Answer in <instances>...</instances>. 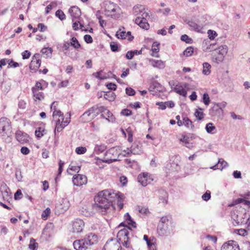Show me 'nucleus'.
<instances>
[{"label":"nucleus","instance_id":"obj_1","mask_svg":"<svg viewBox=\"0 0 250 250\" xmlns=\"http://www.w3.org/2000/svg\"><path fill=\"white\" fill-rule=\"evenodd\" d=\"M119 193L112 189H105L99 192L94 198L95 208L103 215L106 214L113 202L124 196L123 194Z\"/></svg>","mask_w":250,"mask_h":250},{"label":"nucleus","instance_id":"obj_2","mask_svg":"<svg viewBox=\"0 0 250 250\" xmlns=\"http://www.w3.org/2000/svg\"><path fill=\"white\" fill-rule=\"evenodd\" d=\"M58 103L56 102H54L51 105V109L53 110V118L56 122V127L54 130V133L56 132H61L62 129L67 126L70 121V115L68 118H66L65 120L64 119L63 114L59 110H57V106Z\"/></svg>","mask_w":250,"mask_h":250},{"label":"nucleus","instance_id":"obj_3","mask_svg":"<svg viewBox=\"0 0 250 250\" xmlns=\"http://www.w3.org/2000/svg\"><path fill=\"white\" fill-rule=\"evenodd\" d=\"M97 241V235L90 233L84 239L75 240L73 245L74 248L76 250H86L91 246L96 244Z\"/></svg>","mask_w":250,"mask_h":250},{"label":"nucleus","instance_id":"obj_4","mask_svg":"<svg viewBox=\"0 0 250 250\" xmlns=\"http://www.w3.org/2000/svg\"><path fill=\"white\" fill-rule=\"evenodd\" d=\"M105 15L113 19H116L119 18L121 8L116 4L110 1H107L104 3Z\"/></svg>","mask_w":250,"mask_h":250},{"label":"nucleus","instance_id":"obj_5","mask_svg":"<svg viewBox=\"0 0 250 250\" xmlns=\"http://www.w3.org/2000/svg\"><path fill=\"white\" fill-rule=\"evenodd\" d=\"M120 154H121V153L119 147L118 146L113 147L106 151L103 159H99V160L104 163L110 164L113 162L116 161ZM97 160L98 161L99 159H97Z\"/></svg>","mask_w":250,"mask_h":250},{"label":"nucleus","instance_id":"obj_6","mask_svg":"<svg viewBox=\"0 0 250 250\" xmlns=\"http://www.w3.org/2000/svg\"><path fill=\"white\" fill-rule=\"evenodd\" d=\"M129 228H125L123 229L120 230L117 233L118 242L120 244H122L123 246L126 248L130 247L129 238L128 237L129 231L128 229Z\"/></svg>","mask_w":250,"mask_h":250},{"label":"nucleus","instance_id":"obj_7","mask_svg":"<svg viewBox=\"0 0 250 250\" xmlns=\"http://www.w3.org/2000/svg\"><path fill=\"white\" fill-rule=\"evenodd\" d=\"M231 215L233 224L235 226L244 224L248 217L245 212H240L236 209L232 211Z\"/></svg>","mask_w":250,"mask_h":250},{"label":"nucleus","instance_id":"obj_8","mask_svg":"<svg viewBox=\"0 0 250 250\" xmlns=\"http://www.w3.org/2000/svg\"><path fill=\"white\" fill-rule=\"evenodd\" d=\"M96 110L94 106L90 108L81 116V120L84 123L90 122L98 115Z\"/></svg>","mask_w":250,"mask_h":250},{"label":"nucleus","instance_id":"obj_9","mask_svg":"<svg viewBox=\"0 0 250 250\" xmlns=\"http://www.w3.org/2000/svg\"><path fill=\"white\" fill-rule=\"evenodd\" d=\"M157 232L161 236H169L173 233V227L172 224L158 225Z\"/></svg>","mask_w":250,"mask_h":250},{"label":"nucleus","instance_id":"obj_10","mask_svg":"<svg viewBox=\"0 0 250 250\" xmlns=\"http://www.w3.org/2000/svg\"><path fill=\"white\" fill-rule=\"evenodd\" d=\"M138 181L143 186L146 187L150 184L153 180V176L147 172L140 174L138 176Z\"/></svg>","mask_w":250,"mask_h":250},{"label":"nucleus","instance_id":"obj_11","mask_svg":"<svg viewBox=\"0 0 250 250\" xmlns=\"http://www.w3.org/2000/svg\"><path fill=\"white\" fill-rule=\"evenodd\" d=\"M133 14L135 16L138 15L136 18H139L140 20H146V18L149 17L148 12L145 10L144 7L139 5L133 7Z\"/></svg>","mask_w":250,"mask_h":250},{"label":"nucleus","instance_id":"obj_12","mask_svg":"<svg viewBox=\"0 0 250 250\" xmlns=\"http://www.w3.org/2000/svg\"><path fill=\"white\" fill-rule=\"evenodd\" d=\"M121 244L116 239H110L106 242L104 245L103 250H119Z\"/></svg>","mask_w":250,"mask_h":250},{"label":"nucleus","instance_id":"obj_13","mask_svg":"<svg viewBox=\"0 0 250 250\" xmlns=\"http://www.w3.org/2000/svg\"><path fill=\"white\" fill-rule=\"evenodd\" d=\"M41 63L40 55L38 53L35 54L33 56L30 64V70L33 72H36L39 68Z\"/></svg>","mask_w":250,"mask_h":250},{"label":"nucleus","instance_id":"obj_14","mask_svg":"<svg viewBox=\"0 0 250 250\" xmlns=\"http://www.w3.org/2000/svg\"><path fill=\"white\" fill-rule=\"evenodd\" d=\"M11 122L7 118L2 117L0 119V130L5 133L11 131Z\"/></svg>","mask_w":250,"mask_h":250},{"label":"nucleus","instance_id":"obj_15","mask_svg":"<svg viewBox=\"0 0 250 250\" xmlns=\"http://www.w3.org/2000/svg\"><path fill=\"white\" fill-rule=\"evenodd\" d=\"M72 182L75 186H82L87 183V177L84 175H75L73 177Z\"/></svg>","mask_w":250,"mask_h":250},{"label":"nucleus","instance_id":"obj_16","mask_svg":"<svg viewBox=\"0 0 250 250\" xmlns=\"http://www.w3.org/2000/svg\"><path fill=\"white\" fill-rule=\"evenodd\" d=\"M217 50L219 56L216 58L213 57V59H215V62L219 63L223 60L225 56L228 52V48L226 45H222L218 47Z\"/></svg>","mask_w":250,"mask_h":250},{"label":"nucleus","instance_id":"obj_17","mask_svg":"<svg viewBox=\"0 0 250 250\" xmlns=\"http://www.w3.org/2000/svg\"><path fill=\"white\" fill-rule=\"evenodd\" d=\"M221 250H240V248L237 242L231 240L224 243Z\"/></svg>","mask_w":250,"mask_h":250},{"label":"nucleus","instance_id":"obj_18","mask_svg":"<svg viewBox=\"0 0 250 250\" xmlns=\"http://www.w3.org/2000/svg\"><path fill=\"white\" fill-rule=\"evenodd\" d=\"M84 226L83 221L81 219H77L72 224V231L74 233H80L82 231Z\"/></svg>","mask_w":250,"mask_h":250},{"label":"nucleus","instance_id":"obj_19","mask_svg":"<svg viewBox=\"0 0 250 250\" xmlns=\"http://www.w3.org/2000/svg\"><path fill=\"white\" fill-rule=\"evenodd\" d=\"M143 239L146 242L148 250H157L156 239L154 237L148 238L147 235H144Z\"/></svg>","mask_w":250,"mask_h":250},{"label":"nucleus","instance_id":"obj_20","mask_svg":"<svg viewBox=\"0 0 250 250\" xmlns=\"http://www.w3.org/2000/svg\"><path fill=\"white\" fill-rule=\"evenodd\" d=\"M16 138L17 141L21 143H26L29 141L28 135L20 130L16 131Z\"/></svg>","mask_w":250,"mask_h":250},{"label":"nucleus","instance_id":"obj_21","mask_svg":"<svg viewBox=\"0 0 250 250\" xmlns=\"http://www.w3.org/2000/svg\"><path fill=\"white\" fill-rule=\"evenodd\" d=\"M116 36L118 39H125L127 38L128 40L132 41L133 39V36H131V32L128 31H122L121 29H119L116 33Z\"/></svg>","mask_w":250,"mask_h":250},{"label":"nucleus","instance_id":"obj_22","mask_svg":"<svg viewBox=\"0 0 250 250\" xmlns=\"http://www.w3.org/2000/svg\"><path fill=\"white\" fill-rule=\"evenodd\" d=\"M166 168L167 170V173L177 172L180 170V166L177 162L173 161L172 163L169 162L167 164Z\"/></svg>","mask_w":250,"mask_h":250},{"label":"nucleus","instance_id":"obj_23","mask_svg":"<svg viewBox=\"0 0 250 250\" xmlns=\"http://www.w3.org/2000/svg\"><path fill=\"white\" fill-rule=\"evenodd\" d=\"M68 12L70 14L71 17L73 19H77L81 16V12L78 7L73 6L71 7Z\"/></svg>","mask_w":250,"mask_h":250},{"label":"nucleus","instance_id":"obj_24","mask_svg":"<svg viewBox=\"0 0 250 250\" xmlns=\"http://www.w3.org/2000/svg\"><path fill=\"white\" fill-rule=\"evenodd\" d=\"M151 65L154 67L159 69H163L165 67V62L161 60H155L150 59L149 60Z\"/></svg>","mask_w":250,"mask_h":250},{"label":"nucleus","instance_id":"obj_25","mask_svg":"<svg viewBox=\"0 0 250 250\" xmlns=\"http://www.w3.org/2000/svg\"><path fill=\"white\" fill-rule=\"evenodd\" d=\"M135 23L141 28L147 30L149 27V25L147 22V20H140L139 18H136Z\"/></svg>","mask_w":250,"mask_h":250},{"label":"nucleus","instance_id":"obj_26","mask_svg":"<svg viewBox=\"0 0 250 250\" xmlns=\"http://www.w3.org/2000/svg\"><path fill=\"white\" fill-rule=\"evenodd\" d=\"M140 150L139 149L138 147H137V150L135 149V146L132 145L130 149L129 150L128 149H127L126 150H124L123 152L124 153L123 154V155L124 156H128L130 153H132L133 154H139L140 152Z\"/></svg>","mask_w":250,"mask_h":250},{"label":"nucleus","instance_id":"obj_27","mask_svg":"<svg viewBox=\"0 0 250 250\" xmlns=\"http://www.w3.org/2000/svg\"><path fill=\"white\" fill-rule=\"evenodd\" d=\"M228 165V164L227 162L222 159H220L219 160L218 164L216 165L211 167V168L214 170L216 169L222 170L224 168L227 167Z\"/></svg>","mask_w":250,"mask_h":250},{"label":"nucleus","instance_id":"obj_28","mask_svg":"<svg viewBox=\"0 0 250 250\" xmlns=\"http://www.w3.org/2000/svg\"><path fill=\"white\" fill-rule=\"evenodd\" d=\"M101 116L103 118L105 119L109 122L113 123L115 121V118L114 116L108 110V111H106V112H105V113L104 114L103 113V114H101Z\"/></svg>","mask_w":250,"mask_h":250},{"label":"nucleus","instance_id":"obj_29","mask_svg":"<svg viewBox=\"0 0 250 250\" xmlns=\"http://www.w3.org/2000/svg\"><path fill=\"white\" fill-rule=\"evenodd\" d=\"M124 219L126 222L127 224L129 225V228L132 227L133 228H135L136 227V224L135 221H134L130 215L126 213L124 216Z\"/></svg>","mask_w":250,"mask_h":250},{"label":"nucleus","instance_id":"obj_30","mask_svg":"<svg viewBox=\"0 0 250 250\" xmlns=\"http://www.w3.org/2000/svg\"><path fill=\"white\" fill-rule=\"evenodd\" d=\"M206 131L209 134H214L217 132L215 126L211 123H208L205 127Z\"/></svg>","mask_w":250,"mask_h":250},{"label":"nucleus","instance_id":"obj_31","mask_svg":"<svg viewBox=\"0 0 250 250\" xmlns=\"http://www.w3.org/2000/svg\"><path fill=\"white\" fill-rule=\"evenodd\" d=\"M106 146L104 144H96L94 147V152L97 154H99L106 149Z\"/></svg>","mask_w":250,"mask_h":250},{"label":"nucleus","instance_id":"obj_32","mask_svg":"<svg viewBox=\"0 0 250 250\" xmlns=\"http://www.w3.org/2000/svg\"><path fill=\"white\" fill-rule=\"evenodd\" d=\"M183 125H184L188 129H193L194 125L189 119L187 117H183Z\"/></svg>","mask_w":250,"mask_h":250},{"label":"nucleus","instance_id":"obj_33","mask_svg":"<svg viewBox=\"0 0 250 250\" xmlns=\"http://www.w3.org/2000/svg\"><path fill=\"white\" fill-rule=\"evenodd\" d=\"M173 91L178 93L180 95L184 97H186L187 95V91L180 83L175 89H174Z\"/></svg>","mask_w":250,"mask_h":250},{"label":"nucleus","instance_id":"obj_34","mask_svg":"<svg viewBox=\"0 0 250 250\" xmlns=\"http://www.w3.org/2000/svg\"><path fill=\"white\" fill-rule=\"evenodd\" d=\"M34 97L40 101L44 99L43 93L41 90H35V89L32 90Z\"/></svg>","mask_w":250,"mask_h":250},{"label":"nucleus","instance_id":"obj_35","mask_svg":"<svg viewBox=\"0 0 250 250\" xmlns=\"http://www.w3.org/2000/svg\"><path fill=\"white\" fill-rule=\"evenodd\" d=\"M69 43L70 46H72L75 49H78L81 47L80 43L75 37H72Z\"/></svg>","mask_w":250,"mask_h":250},{"label":"nucleus","instance_id":"obj_36","mask_svg":"<svg viewBox=\"0 0 250 250\" xmlns=\"http://www.w3.org/2000/svg\"><path fill=\"white\" fill-rule=\"evenodd\" d=\"M188 25L193 30L198 32H201L202 29V27L201 25L193 21H189Z\"/></svg>","mask_w":250,"mask_h":250},{"label":"nucleus","instance_id":"obj_37","mask_svg":"<svg viewBox=\"0 0 250 250\" xmlns=\"http://www.w3.org/2000/svg\"><path fill=\"white\" fill-rule=\"evenodd\" d=\"M203 73L206 75H208L210 74L211 65L208 62H204L203 64Z\"/></svg>","mask_w":250,"mask_h":250},{"label":"nucleus","instance_id":"obj_38","mask_svg":"<svg viewBox=\"0 0 250 250\" xmlns=\"http://www.w3.org/2000/svg\"><path fill=\"white\" fill-rule=\"evenodd\" d=\"M202 110L203 109L202 108H199L195 112V116L199 120H201L204 118V114Z\"/></svg>","mask_w":250,"mask_h":250},{"label":"nucleus","instance_id":"obj_39","mask_svg":"<svg viewBox=\"0 0 250 250\" xmlns=\"http://www.w3.org/2000/svg\"><path fill=\"white\" fill-rule=\"evenodd\" d=\"M38 247V243L35 242L33 238H31L28 248L31 250H36Z\"/></svg>","mask_w":250,"mask_h":250},{"label":"nucleus","instance_id":"obj_40","mask_svg":"<svg viewBox=\"0 0 250 250\" xmlns=\"http://www.w3.org/2000/svg\"><path fill=\"white\" fill-rule=\"evenodd\" d=\"M211 110L215 112L214 115L218 116L223 114V110H221L215 104L212 107Z\"/></svg>","mask_w":250,"mask_h":250},{"label":"nucleus","instance_id":"obj_41","mask_svg":"<svg viewBox=\"0 0 250 250\" xmlns=\"http://www.w3.org/2000/svg\"><path fill=\"white\" fill-rule=\"evenodd\" d=\"M55 15L61 21L65 19V15L61 10H58L55 13Z\"/></svg>","mask_w":250,"mask_h":250},{"label":"nucleus","instance_id":"obj_42","mask_svg":"<svg viewBox=\"0 0 250 250\" xmlns=\"http://www.w3.org/2000/svg\"><path fill=\"white\" fill-rule=\"evenodd\" d=\"M8 68H16L20 65V64L19 63L14 62L12 59L8 60Z\"/></svg>","mask_w":250,"mask_h":250},{"label":"nucleus","instance_id":"obj_43","mask_svg":"<svg viewBox=\"0 0 250 250\" xmlns=\"http://www.w3.org/2000/svg\"><path fill=\"white\" fill-rule=\"evenodd\" d=\"M193 53V48L192 47H187L183 52V55L189 57L191 56Z\"/></svg>","mask_w":250,"mask_h":250},{"label":"nucleus","instance_id":"obj_44","mask_svg":"<svg viewBox=\"0 0 250 250\" xmlns=\"http://www.w3.org/2000/svg\"><path fill=\"white\" fill-rule=\"evenodd\" d=\"M234 232L239 235L245 236L247 235V231L245 229H236L234 230Z\"/></svg>","mask_w":250,"mask_h":250},{"label":"nucleus","instance_id":"obj_45","mask_svg":"<svg viewBox=\"0 0 250 250\" xmlns=\"http://www.w3.org/2000/svg\"><path fill=\"white\" fill-rule=\"evenodd\" d=\"M50 212V209L49 208H46L42 212V218L44 220H46L48 216H49Z\"/></svg>","mask_w":250,"mask_h":250},{"label":"nucleus","instance_id":"obj_46","mask_svg":"<svg viewBox=\"0 0 250 250\" xmlns=\"http://www.w3.org/2000/svg\"><path fill=\"white\" fill-rule=\"evenodd\" d=\"M163 224L170 225L172 224V223L169 221L167 217L163 216L161 218L160 223L159 225H163Z\"/></svg>","mask_w":250,"mask_h":250},{"label":"nucleus","instance_id":"obj_47","mask_svg":"<svg viewBox=\"0 0 250 250\" xmlns=\"http://www.w3.org/2000/svg\"><path fill=\"white\" fill-rule=\"evenodd\" d=\"M61 205L62 206V209L64 211L66 210L69 207L68 201L66 199H63L62 200V204Z\"/></svg>","mask_w":250,"mask_h":250},{"label":"nucleus","instance_id":"obj_48","mask_svg":"<svg viewBox=\"0 0 250 250\" xmlns=\"http://www.w3.org/2000/svg\"><path fill=\"white\" fill-rule=\"evenodd\" d=\"M70 46V43L68 41H64L62 44V49L65 55H67V51L68 50L69 47Z\"/></svg>","mask_w":250,"mask_h":250},{"label":"nucleus","instance_id":"obj_49","mask_svg":"<svg viewBox=\"0 0 250 250\" xmlns=\"http://www.w3.org/2000/svg\"><path fill=\"white\" fill-rule=\"evenodd\" d=\"M160 43L157 42H154L152 44L151 50L153 53H158L159 51Z\"/></svg>","mask_w":250,"mask_h":250},{"label":"nucleus","instance_id":"obj_50","mask_svg":"<svg viewBox=\"0 0 250 250\" xmlns=\"http://www.w3.org/2000/svg\"><path fill=\"white\" fill-rule=\"evenodd\" d=\"M75 151L78 154H83L86 151V148L85 147L80 146L76 148Z\"/></svg>","mask_w":250,"mask_h":250},{"label":"nucleus","instance_id":"obj_51","mask_svg":"<svg viewBox=\"0 0 250 250\" xmlns=\"http://www.w3.org/2000/svg\"><path fill=\"white\" fill-rule=\"evenodd\" d=\"M210 191L209 190H207L206 192L202 195V199L205 201H208L210 199Z\"/></svg>","mask_w":250,"mask_h":250},{"label":"nucleus","instance_id":"obj_52","mask_svg":"<svg viewBox=\"0 0 250 250\" xmlns=\"http://www.w3.org/2000/svg\"><path fill=\"white\" fill-rule=\"evenodd\" d=\"M44 131V130L41 128L39 127L38 128L35 132V135L38 138H41L43 135V134L42 133V132Z\"/></svg>","mask_w":250,"mask_h":250},{"label":"nucleus","instance_id":"obj_53","mask_svg":"<svg viewBox=\"0 0 250 250\" xmlns=\"http://www.w3.org/2000/svg\"><path fill=\"white\" fill-rule=\"evenodd\" d=\"M203 103L206 105L209 104L210 102V99L207 93H204L203 96Z\"/></svg>","mask_w":250,"mask_h":250},{"label":"nucleus","instance_id":"obj_54","mask_svg":"<svg viewBox=\"0 0 250 250\" xmlns=\"http://www.w3.org/2000/svg\"><path fill=\"white\" fill-rule=\"evenodd\" d=\"M208 37L210 40H213L217 34L215 31L211 30H208Z\"/></svg>","mask_w":250,"mask_h":250},{"label":"nucleus","instance_id":"obj_55","mask_svg":"<svg viewBox=\"0 0 250 250\" xmlns=\"http://www.w3.org/2000/svg\"><path fill=\"white\" fill-rule=\"evenodd\" d=\"M163 196H160L159 198V199L160 200V201L162 202V203L164 205H165L167 203V193L164 191H163Z\"/></svg>","mask_w":250,"mask_h":250},{"label":"nucleus","instance_id":"obj_56","mask_svg":"<svg viewBox=\"0 0 250 250\" xmlns=\"http://www.w3.org/2000/svg\"><path fill=\"white\" fill-rule=\"evenodd\" d=\"M169 86L171 87L172 90L173 91L174 89H175L180 83L179 82L175 81H170L168 83Z\"/></svg>","mask_w":250,"mask_h":250},{"label":"nucleus","instance_id":"obj_57","mask_svg":"<svg viewBox=\"0 0 250 250\" xmlns=\"http://www.w3.org/2000/svg\"><path fill=\"white\" fill-rule=\"evenodd\" d=\"M103 72L102 70H100L96 73H93V75L96 77V78L99 79V80H104L106 78L104 76H101V74Z\"/></svg>","mask_w":250,"mask_h":250},{"label":"nucleus","instance_id":"obj_58","mask_svg":"<svg viewBox=\"0 0 250 250\" xmlns=\"http://www.w3.org/2000/svg\"><path fill=\"white\" fill-rule=\"evenodd\" d=\"M15 177L18 182L22 181V176L20 170H16L15 172Z\"/></svg>","mask_w":250,"mask_h":250},{"label":"nucleus","instance_id":"obj_59","mask_svg":"<svg viewBox=\"0 0 250 250\" xmlns=\"http://www.w3.org/2000/svg\"><path fill=\"white\" fill-rule=\"evenodd\" d=\"M95 108L97 109L96 111L98 112V114L101 113V114H103V113H105L106 111H108V109H107L104 106H100L99 107H96Z\"/></svg>","mask_w":250,"mask_h":250},{"label":"nucleus","instance_id":"obj_60","mask_svg":"<svg viewBox=\"0 0 250 250\" xmlns=\"http://www.w3.org/2000/svg\"><path fill=\"white\" fill-rule=\"evenodd\" d=\"M181 40L182 41L185 42L186 43H190L191 41V39L189 38V37L186 34L181 36Z\"/></svg>","mask_w":250,"mask_h":250},{"label":"nucleus","instance_id":"obj_61","mask_svg":"<svg viewBox=\"0 0 250 250\" xmlns=\"http://www.w3.org/2000/svg\"><path fill=\"white\" fill-rule=\"evenodd\" d=\"M21 55L23 59H27L30 57L31 53L28 50H25L21 53Z\"/></svg>","mask_w":250,"mask_h":250},{"label":"nucleus","instance_id":"obj_62","mask_svg":"<svg viewBox=\"0 0 250 250\" xmlns=\"http://www.w3.org/2000/svg\"><path fill=\"white\" fill-rule=\"evenodd\" d=\"M35 89V90H41L43 89L42 84L40 82H37L35 85L32 88V90Z\"/></svg>","mask_w":250,"mask_h":250},{"label":"nucleus","instance_id":"obj_63","mask_svg":"<svg viewBox=\"0 0 250 250\" xmlns=\"http://www.w3.org/2000/svg\"><path fill=\"white\" fill-rule=\"evenodd\" d=\"M26 102L22 100H20L19 102L18 107L24 109L26 108Z\"/></svg>","mask_w":250,"mask_h":250},{"label":"nucleus","instance_id":"obj_64","mask_svg":"<svg viewBox=\"0 0 250 250\" xmlns=\"http://www.w3.org/2000/svg\"><path fill=\"white\" fill-rule=\"evenodd\" d=\"M126 94L129 96H133L135 94V91L132 88L129 87L125 89Z\"/></svg>","mask_w":250,"mask_h":250}]
</instances>
